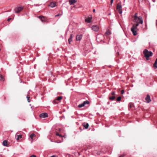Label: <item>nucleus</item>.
I'll list each match as a JSON object with an SVG mask.
<instances>
[{
  "label": "nucleus",
  "instance_id": "nucleus-41",
  "mask_svg": "<svg viewBox=\"0 0 157 157\" xmlns=\"http://www.w3.org/2000/svg\"><path fill=\"white\" fill-rule=\"evenodd\" d=\"M33 157H36L35 155H33Z\"/></svg>",
  "mask_w": 157,
  "mask_h": 157
},
{
  "label": "nucleus",
  "instance_id": "nucleus-23",
  "mask_svg": "<svg viewBox=\"0 0 157 157\" xmlns=\"http://www.w3.org/2000/svg\"><path fill=\"white\" fill-rule=\"evenodd\" d=\"M84 105H84V104H83V103L81 104H79L78 105V107L79 108H81V107H82L84 106Z\"/></svg>",
  "mask_w": 157,
  "mask_h": 157
},
{
  "label": "nucleus",
  "instance_id": "nucleus-34",
  "mask_svg": "<svg viewBox=\"0 0 157 157\" xmlns=\"http://www.w3.org/2000/svg\"><path fill=\"white\" fill-rule=\"evenodd\" d=\"M121 93L122 94H123L124 93V90H122L121 91Z\"/></svg>",
  "mask_w": 157,
  "mask_h": 157
},
{
  "label": "nucleus",
  "instance_id": "nucleus-21",
  "mask_svg": "<svg viewBox=\"0 0 157 157\" xmlns=\"http://www.w3.org/2000/svg\"><path fill=\"white\" fill-rule=\"evenodd\" d=\"M5 80V79L4 77L2 75L0 74V80L1 81H4Z\"/></svg>",
  "mask_w": 157,
  "mask_h": 157
},
{
  "label": "nucleus",
  "instance_id": "nucleus-2",
  "mask_svg": "<svg viewBox=\"0 0 157 157\" xmlns=\"http://www.w3.org/2000/svg\"><path fill=\"white\" fill-rule=\"evenodd\" d=\"M139 24L140 23H136V24H134L131 28V31L132 32L134 35H136L137 34L136 30L137 27L139 26Z\"/></svg>",
  "mask_w": 157,
  "mask_h": 157
},
{
  "label": "nucleus",
  "instance_id": "nucleus-15",
  "mask_svg": "<svg viewBox=\"0 0 157 157\" xmlns=\"http://www.w3.org/2000/svg\"><path fill=\"white\" fill-rule=\"evenodd\" d=\"M2 144L3 146H7L8 145V141L7 140H4L3 141Z\"/></svg>",
  "mask_w": 157,
  "mask_h": 157
},
{
  "label": "nucleus",
  "instance_id": "nucleus-11",
  "mask_svg": "<svg viewBox=\"0 0 157 157\" xmlns=\"http://www.w3.org/2000/svg\"><path fill=\"white\" fill-rule=\"evenodd\" d=\"M56 2H52L50 3V4L49 5V6L51 8H53L56 7Z\"/></svg>",
  "mask_w": 157,
  "mask_h": 157
},
{
  "label": "nucleus",
  "instance_id": "nucleus-45",
  "mask_svg": "<svg viewBox=\"0 0 157 157\" xmlns=\"http://www.w3.org/2000/svg\"><path fill=\"white\" fill-rule=\"evenodd\" d=\"M125 1V0H124V2Z\"/></svg>",
  "mask_w": 157,
  "mask_h": 157
},
{
  "label": "nucleus",
  "instance_id": "nucleus-40",
  "mask_svg": "<svg viewBox=\"0 0 157 157\" xmlns=\"http://www.w3.org/2000/svg\"><path fill=\"white\" fill-rule=\"evenodd\" d=\"M124 156V155H120L119 157H123Z\"/></svg>",
  "mask_w": 157,
  "mask_h": 157
},
{
  "label": "nucleus",
  "instance_id": "nucleus-7",
  "mask_svg": "<svg viewBox=\"0 0 157 157\" xmlns=\"http://www.w3.org/2000/svg\"><path fill=\"white\" fill-rule=\"evenodd\" d=\"M91 29L95 32H97L99 30V27L97 25H92L91 27Z\"/></svg>",
  "mask_w": 157,
  "mask_h": 157
},
{
  "label": "nucleus",
  "instance_id": "nucleus-9",
  "mask_svg": "<svg viewBox=\"0 0 157 157\" xmlns=\"http://www.w3.org/2000/svg\"><path fill=\"white\" fill-rule=\"evenodd\" d=\"M39 116L41 118H45L48 117V115L47 113H43L40 114Z\"/></svg>",
  "mask_w": 157,
  "mask_h": 157
},
{
  "label": "nucleus",
  "instance_id": "nucleus-37",
  "mask_svg": "<svg viewBox=\"0 0 157 157\" xmlns=\"http://www.w3.org/2000/svg\"><path fill=\"white\" fill-rule=\"evenodd\" d=\"M156 26L157 27V20H156Z\"/></svg>",
  "mask_w": 157,
  "mask_h": 157
},
{
  "label": "nucleus",
  "instance_id": "nucleus-18",
  "mask_svg": "<svg viewBox=\"0 0 157 157\" xmlns=\"http://www.w3.org/2000/svg\"><path fill=\"white\" fill-rule=\"evenodd\" d=\"M73 38V34H71L70 35V36L68 40L69 43L70 44V42L72 41V38Z\"/></svg>",
  "mask_w": 157,
  "mask_h": 157
},
{
  "label": "nucleus",
  "instance_id": "nucleus-20",
  "mask_svg": "<svg viewBox=\"0 0 157 157\" xmlns=\"http://www.w3.org/2000/svg\"><path fill=\"white\" fill-rule=\"evenodd\" d=\"M153 66L155 68H157V58H156V60L155 61V63L153 64Z\"/></svg>",
  "mask_w": 157,
  "mask_h": 157
},
{
  "label": "nucleus",
  "instance_id": "nucleus-42",
  "mask_svg": "<svg viewBox=\"0 0 157 157\" xmlns=\"http://www.w3.org/2000/svg\"><path fill=\"white\" fill-rule=\"evenodd\" d=\"M59 136L60 137H62L63 136L61 135L60 134H59Z\"/></svg>",
  "mask_w": 157,
  "mask_h": 157
},
{
  "label": "nucleus",
  "instance_id": "nucleus-31",
  "mask_svg": "<svg viewBox=\"0 0 157 157\" xmlns=\"http://www.w3.org/2000/svg\"><path fill=\"white\" fill-rule=\"evenodd\" d=\"M56 100H56H56H53V102H52L53 103V104H56L57 103H56Z\"/></svg>",
  "mask_w": 157,
  "mask_h": 157
},
{
  "label": "nucleus",
  "instance_id": "nucleus-43",
  "mask_svg": "<svg viewBox=\"0 0 157 157\" xmlns=\"http://www.w3.org/2000/svg\"><path fill=\"white\" fill-rule=\"evenodd\" d=\"M0 157H2V155H0Z\"/></svg>",
  "mask_w": 157,
  "mask_h": 157
},
{
  "label": "nucleus",
  "instance_id": "nucleus-24",
  "mask_svg": "<svg viewBox=\"0 0 157 157\" xmlns=\"http://www.w3.org/2000/svg\"><path fill=\"white\" fill-rule=\"evenodd\" d=\"M115 98V96H113L112 97H109V99L110 100H113Z\"/></svg>",
  "mask_w": 157,
  "mask_h": 157
},
{
  "label": "nucleus",
  "instance_id": "nucleus-4",
  "mask_svg": "<svg viewBox=\"0 0 157 157\" xmlns=\"http://www.w3.org/2000/svg\"><path fill=\"white\" fill-rule=\"evenodd\" d=\"M134 22L136 23H140L141 24H142L143 23V20L142 17L141 16H139L136 18H134Z\"/></svg>",
  "mask_w": 157,
  "mask_h": 157
},
{
  "label": "nucleus",
  "instance_id": "nucleus-32",
  "mask_svg": "<svg viewBox=\"0 0 157 157\" xmlns=\"http://www.w3.org/2000/svg\"><path fill=\"white\" fill-rule=\"evenodd\" d=\"M115 93L114 91H113L111 93V94L113 95L115 94Z\"/></svg>",
  "mask_w": 157,
  "mask_h": 157
},
{
  "label": "nucleus",
  "instance_id": "nucleus-1",
  "mask_svg": "<svg viewBox=\"0 0 157 157\" xmlns=\"http://www.w3.org/2000/svg\"><path fill=\"white\" fill-rule=\"evenodd\" d=\"M143 53L144 54V57L147 60L149 59L150 56H152L153 55V53L151 51H149L146 49L144 50Z\"/></svg>",
  "mask_w": 157,
  "mask_h": 157
},
{
  "label": "nucleus",
  "instance_id": "nucleus-30",
  "mask_svg": "<svg viewBox=\"0 0 157 157\" xmlns=\"http://www.w3.org/2000/svg\"><path fill=\"white\" fill-rule=\"evenodd\" d=\"M26 98H27V100H28V102H30V101L29 99L30 97H29L27 96Z\"/></svg>",
  "mask_w": 157,
  "mask_h": 157
},
{
  "label": "nucleus",
  "instance_id": "nucleus-8",
  "mask_svg": "<svg viewBox=\"0 0 157 157\" xmlns=\"http://www.w3.org/2000/svg\"><path fill=\"white\" fill-rule=\"evenodd\" d=\"M92 17L91 15H89L87 18L85 19V21L89 23L91 22V21Z\"/></svg>",
  "mask_w": 157,
  "mask_h": 157
},
{
  "label": "nucleus",
  "instance_id": "nucleus-35",
  "mask_svg": "<svg viewBox=\"0 0 157 157\" xmlns=\"http://www.w3.org/2000/svg\"><path fill=\"white\" fill-rule=\"evenodd\" d=\"M56 135L57 136H59V134L58 133V132H57L56 133Z\"/></svg>",
  "mask_w": 157,
  "mask_h": 157
},
{
  "label": "nucleus",
  "instance_id": "nucleus-25",
  "mask_svg": "<svg viewBox=\"0 0 157 157\" xmlns=\"http://www.w3.org/2000/svg\"><path fill=\"white\" fill-rule=\"evenodd\" d=\"M62 98V96H59L57 97V98L56 99V100L59 101L61 100Z\"/></svg>",
  "mask_w": 157,
  "mask_h": 157
},
{
  "label": "nucleus",
  "instance_id": "nucleus-33",
  "mask_svg": "<svg viewBox=\"0 0 157 157\" xmlns=\"http://www.w3.org/2000/svg\"><path fill=\"white\" fill-rule=\"evenodd\" d=\"M113 1V0H111L110 4L111 5H112V4Z\"/></svg>",
  "mask_w": 157,
  "mask_h": 157
},
{
  "label": "nucleus",
  "instance_id": "nucleus-5",
  "mask_svg": "<svg viewBox=\"0 0 157 157\" xmlns=\"http://www.w3.org/2000/svg\"><path fill=\"white\" fill-rule=\"evenodd\" d=\"M38 18L40 19V20L43 22L48 23L49 22L48 19L46 17L43 16H40Z\"/></svg>",
  "mask_w": 157,
  "mask_h": 157
},
{
  "label": "nucleus",
  "instance_id": "nucleus-44",
  "mask_svg": "<svg viewBox=\"0 0 157 157\" xmlns=\"http://www.w3.org/2000/svg\"><path fill=\"white\" fill-rule=\"evenodd\" d=\"M30 157H33V155H32L31 156H30Z\"/></svg>",
  "mask_w": 157,
  "mask_h": 157
},
{
  "label": "nucleus",
  "instance_id": "nucleus-3",
  "mask_svg": "<svg viewBox=\"0 0 157 157\" xmlns=\"http://www.w3.org/2000/svg\"><path fill=\"white\" fill-rule=\"evenodd\" d=\"M122 7L121 2H120L117 3V10L120 14H121L122 13Z\"/></svg>",
  "mask_w": 157,
  "mask_h": 157
},
{
  "label": "nucleus",
  "instance_id": "nucleus-10",
  "mask_svg": "<svg viewBox=\"0 0 157 157\" xmlns=\"http://www.w3.org/2000/svg\"><path fill=\"white\" fill-rule=\"evenodd\" d=\"M145 99L147 102V103H149L151 101L150 98V96L149 94H147V95L146 97L145 98Z\"/></svg>",
  "mask_w": 157,
  "mask_h": 157
},
{
  "label": "nucleus",
  "instance_id": "nucleus-39",
  "mask_svg": "<svg viewBox=\"0 0 157 157\" xmlns=\"http://www.w3.org/2000/svg\"><path fill=\"white\" fill-rule=\"evenodd\" d=\"M107 105H109V104H110V102H109L108 101V102H107Z\"/></svg>",
  "mask_w": 157,
  "mask_h": 157
},
{
  "label": "nucleus",
  "instance_id": "nucleus-6",
  "mask_svg": "<svg viewBox=\"0 0 157 157\" xmlns=\"http://www.w3.org/2000/svg\"><path fill=\"white\" fill-rule=\"evenodd\" d=\"M23 8V7L22 6L16 7L14 9L15 12L16 13H18L21 11Z\"/></svg>",
  "mask_w": 157,
  "mask_h": 157
},
{
  "label": "nucleus",
  "instance_id": "nucleus-16",
  "mask_svg": "<svg viewBox=\"0 0 157 157\" xmlns=\"http://www.w3.org/2000/svg\"><path fill=\"white\" fill-rule=\"evenodd\" d=\"M77 1L75 0H69V2L70 5H72L75 3Z\"/></svg>",
  "mask_w": 157,
  "mask_h": 157
},
{
  "label": "nucleus",
  "instance_id": "nucleus-19",
  "mask_svg": "<svg viewBox=\"0 0 157 157\" xmlns=\"http://www.w3.org/2000/svg\"><path fill=\"white\" fill-rule=\"evenodd\" d=\"M83 126L85 128L87 129L89 127V124L88 123H83Z\"/></svg>",
  "mask_w": 157,
  "mask_h": 157
},
{
  "label": "nucleus",
  "instance_id": "nucleus-22",
  "mask_svg": "<svg viewBox=\"0 0 157 157\" xmlns=\"http://www.w3.org/2000/svg\"><path fill=\"white\" fill-rule=\"evenodd\" d=\"M35 135L34 133H32L30 135V137L33 140V137L35 136Z\"/></svg>",
  "mask_w": 157,
  "mask_h": 157
},
{
  "label": "nucleus",
  "instance_id": "nucleus-14",
  "mask_svg": "<svg viewBox=\"0 0 157 157\" xmlns=\"http://www.w3.org/2000/svg\"><path fill=\"white\" fill-rule=\"evenodd\" d=\"M104 37V36L103 35H98L97 37V40L98 41H99V39L101 38H102V39L101 40H100V41L102 40V39H103Z\"/></svg>",
  "mask_w": 157,
  "mask_h": 157
},
{
  "label": "nucleus",
  "instance_id": "nucleus-12",
  "mask_svg": "<svg viewBox=\"0 0 157 157\" xmlns=\"http://www.w3.org/2000/svg\"><path fill=\"white\" fill-rule=\"evenodd\" d=\"M82 37V34L78 35L76 36V39L77 41H80L81 40Z\"/></svg>",
  "mask_w": 157,
  "mask_h": 157
},
{
  "label": "nucleus",
  "instance_id": "nucleus-29",
  "mask_svg": "<svg viewBox=\"0 0 157 157\" xmlns=\"http://www.w3.org/2000/svg\"><path fill=\"white\" fill-rule=\"evenodd\" d=\"M138 17L137 16V13H136L134 16V18H136Z\"/></svg>",
  "mask_w": 157,
  "mask_h": 157
},
{
  "label": "nucleus",
  "instance_id": "nucleus-26",
  "mask_svg": "<svg viewBox=\"0 0 157 157\" xmlns=\"http://www.w3.org/2000/svg\"><path fill=\"white\" fill-rule=\"evenodd\" d=\"M83 103V104H84V105H85L86 104H89V102L88 101L86 100V101H84Z\"/></svg>",
  "mask_w": 157,
  "mask_h": 157
},
{
  "label": "nucleus",
  "instance_id": "nucleus-38",
  "mask_svg": "<svg viewBox=\"0 0 157 157\" xmlns=\"http://www.w3.org/2000/svg\"><path fill=\"white\" fill-rule=\"evenodd\" d=\"M95 9H93V12H95Z\"/></svg>",
  "mask_w": 157,
  "mask_h": 157
},
{
  "label": "nucleus",
  "instance_id": "nucleus-17",
  "mask_svg": "<svg viewBox=\"0 0 157 157\" xmlns=\"http://www.w3.org/2000/svg\"><path fill=\"white\" fill-rule=\"evenodd\" d=\"M111 34V32L110 30L109 29L107 30V31L105 33V36H108L109 35Z\"/></svg>",
  "mask_w": 157,
  "mask_h": 157
},
{
  "label": "nucleus",
  "instance_id": "nucleus-28",
  "mask_svg": "<svg viewBox=\"0 0 157 157\" xmlns=\"http://www.w3.org/2000/svg\"><path fill=\"white\" fill-rule=\"evenodd\" d=\"M62 15V14H59V13L57 15H56L55 16V17H58V16H61Z\"/></svg>",
  "mask_w": 157,
  "mask_h": 157
},
{
  "label": "nucleus",
  "instance_id": "nucleus-27",
  "mask_svg": "<svg viewBox=\"0 0 157 157\" xmlns=\"http://www.w3.org/2000/svg\"><path fill=\"white\" fill-rule=\"evenodd\" d=\"M121 97H118L117 99V101H119L121 100Z\"/></svg>",
  "mask_w": 157,
  "mask_h": 157
},
{
  "label": "nucleus",
  "instance_id": "nucleus-13",
  "mask_svg": "<svg viewBox=\"0 0 157 157\" xmlns=\"http://www.w3.org/2000/svg\"><path fill=\"white\" fill-rule=\"evenodd\" d=\"M22 135L21 134L17 135V133L15 135V138L17 140H18L19 139L22 138Z\"/></svg>",
  "mask_w": 157,
  "mask_h": 157
},
{
  "label": "nucleus",
  "instance_id": "nucleus-46",
  "mask_svg": "<svg viewBox=\"0 0 157 157\" xmlns=\"http://www.w3.org/2000/svg\"><path fill=\"white\" fill-rule=\"evenodd\" d=\"M1 50V49H0V50Z\"/></svg>",
  "mask_w": 157,
  "mask_h": 157
},
{
  "label": "nucleus",
  "instance_id": "nucleus-36",
  "mask_svg": "<svg viewBox=\"0 0 157 157\" xmlns=\"http://www.w3.org/2000/svg\"><path fill=\"white\" fill-rule=\"evenodd\" d=\"M11 19V18H9L8 19V21H9Z\"/></svg>",
  "mask_w": 157,
  "mask_h": 157
}]
</instances>
